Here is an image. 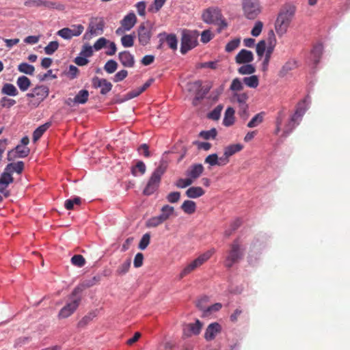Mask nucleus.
Masks as SVG:
<instances>
[{"label": "nucleus", "mask_w": 350, "mask_h": 350, "mask_svg": "<svg viewBox=\"0 0 350 350\" xmlns=\"http://www.w3.org/2000/svg\"><path fill=\"white\" fill-rule=\"evenodd\" d=\"M295 7L285 4L280 10L275 23V29L278 36H283L286 31L295 13Z\"/></svg>", "instance_id": "nucleus-1"}, {"label": "nucleus", "mask_w": 350, "mask_h": 350, "mask_svg": "<svg viewBox=\"0 0 350 350\" xmlns=\"http://www.w3.org/2000/svg\"><path fill=\"white\" fill-rule=\"evenodd\" d=\"M81 292L82 288L80 286L74 288L69 296V301L59 312L58 316L60 319L68 318L77 309L81 301Z\"/></svg>", "instance_id": "nucleus-2"}, {"label": "nucleus", "mask_w": 350, "mask_h": 350, "mask_svg": "<svg viewBox=\"0 0 350 350\" xmlns=\"http://www.w3.org/2000/svg\"><path fill=\"white\" fill-rule=\"evenodd\" d=\"M202 20L207 24H214L219 26L218 31L227 27V23L222 18L220 10L217 8H208L205 10L202 15Z\"/></svg>", "instance_id": "nucleus-3"}, {"label": "nucleus", "mask_w": 350, "mask_h": 350, "mask_svg": "<svg viewBox=\"0 0 350 350\" xmlns=\"http://www.w3.org/2000/svg\"><path fill=\"white\" fill-rule=\"evenodd\" d=\"M165 172V167L162 165H159L152 173L144 191L146 196L153 194L159 188L161 177Z\"/></svg>", "instance_id": "nucleus-4"}, {"label": "nucleus", "mask_w": 350, "mask_h": 350, "mask_svg": "<svg viewBox=\"0 0 350 350\" xmlns=\"http://www.w3.org/2000/svg\"><path fill=\"white\" fill-rule=\"evenodd\" d=\"M198 34L196 31L184 30L182 33L180 53H187L198 44Z\"/></svg>", "instance_id": "nucleus-5"}, {"label": "nucleus", "mask_w": 350, "mask_h": 350, "mask_svg": "<svg viewBox=\"0 0 350 350\" xmlns=\"http://www.w3.org/2000/svg\"><path fill=\"white\" fill-rule=\"evenodd\" d=\"M187 89L189 92L195 93V97L193 99V105H197L199 102L208 93L211 87H202V81L198 80L188 83L187 85Z\"/></svg>", "instance_id": "nucleus-6"}, {"label": "nucleus", "mask_w": 350, "mask_h": 350, "mask_svg": "<svg viewBox=\"0 0 350 350\" xmlns=\"http://www.w3.org/2000/svg\"><path fill=\"white\" fill-rule=\"evenodd\" d=\"M105 27V21L103 18H91L88 28L83 35L84 40H90L92 36H100L103 33Z\"/></svg>", "instance_id": "nucleus-7"}, {"label": "nucleus", "mask_w": 350, "mask_h": 350, "mask_svg": "<svg viewBox=\"0 0 350 350\" xmlns=\"http://www.w3.org/2000/svg\"><path fill=\"white\" fill-rule=\"evenodd\" d=\"M244 16L248 19H254L261 12L258 0H242Z\"/></svg>", "instance_id": "nucleus-8"}, {"label": "nucleus", "mask_w": 350, "mask_h": 350, "mask_svg": "<svg viewBox=\"0 0 350 350\" xmlns=\"http://www.w3.org/2000/svg\"><path fill=\"white\" fill-rule=\"evenodd\" d=\"M214 250H208L205 253L199 256L197 258L191 262L187 266H186L180 273V278H184L185 275L195 270L196 268L201 266L204 262H206L214 253Z\"/></svg>", "instance_id": "nucleus-9"}, {"label": "nucleus", "mask_w": 350, "mask_h": 350, "mask_svg": "<svg viewBox=\"0 0 350 350\" xmlns=\"http://www.w3.org/2000/svg\"><path fill=\"white\" fill-rule=\"evenodd\" d=\"M243 256V251L241 249L240 245L237 240L230 245V250L226 259V266L228 268L231 267L234 263H237Z\"/></svg>", "instance_id": "nucleus-10"}, {"label": "nucleus", "mask_w": 350, "mask_h": 350, "mask_svg": "<svg viewBox=\"0 0 350 350\" xmlns=\"http://www.w3.org/2000/svg\"><path fill=\"white\" fill-rule=\"evenodd\" d=\"M152 24L147 21L142 23L138 27L137 36L139 42L142 46L147 45L152 37Z\"/></svg>", "instance_id": "nucleus-11"}, {"label": "nucleus", "mask_w": 350, "mask_h": 350, "mask_svg": "<svg viewBox=\"0 0 350 350\" xmlns=\"http://www.w3.org/2000/svg\"><path fill=\"white\" fill-rule=\"evenodd\" d=\"M33 92L36 96V98L30 100L29 105L33 107H37L40 103L44 100L49 95V88L45 85H38L33 88Z\"/></svg>", "instance_id": "nucleus-12"}, {"label": "nucleus", "mask_w": 350, "mask_h": 350, "mask_svg": "<svg viewBox=\"0 0 350 350\" xmlns=\"http://www.w3.org/2000/svg\"><path fill=\"white\" fill-rule=\"evenodd\" d=\"M30 150L23 145H17L14 149L8 151L7 159L9 161H13L16 158H25L29 155Z\"/></svg>", "instance_id": "nucleus-13"}, {"label": "nucleus", "mask_w": 350, "mask_h": 350, "mask_svg": "<svg viewBox=\"0 0 350 350\" xmlns=\"http://www.w3.org/2000/svg\"><path fill=\"white\" fill-rule=\"evenodd\" d=\"M92 85L94 88L100 89L101 94H107L111 90L112 84L105 79L94 77L92 79Z\"/></svg>", "instance_id": "nucleus-14"}, {"label": "nucleus", "mask_w": 350, "mask_h": 350, "mask_svg": "<svg viewBox=\"0 0 350 350\" xmlns=\"http://www.w3.org/2000/svg\"><path fill=\"white\" fill-rule=\"evenodd\" d=\"M310 103V97L309 96H306L297 103L295 113L293 115L301 120L306 111L308 109Z\"/></svg>", "instance_id": "nucleus-15"}, {"label": "nucleus", "mask_w": 350, "mask_h": 350, "mask_svg": "<svg viewBox=\"0 0 350 350\" xmlns=\"http://www.w3.org/2000/svg\"><path fill=\"white\" fill-rule=\"evenodd\" d=\"M202 327V323L197 319L193 323L186 324L183 327V335L189 337L192 335H198Z\"/></svg>", "instance_id": "nucleus-16"}, {"label": "nucleus", "mask_w": 350, "mask_h": 350, "mask_svg": "<svg viewBox=\"0 0 350 350\" xmlns=\"http://www.w3.org/2000/svg\"><path fill=\"white\" fill-rule=\"evenodd\" d=\"M268 39L269 40V45L266 50L265 56L262 62V69L266 70L271 58V53L273 51L274 46L272 44V40H275V35L273 30H271L268 33Z\"/></svg>", "instance_id": "nucleus-17"}, {"label": "nucleus", "mask_w": 350, "mask_h": 350, "mask_svg": "<svg viewBox=\"0 0 350 350\" xmlns=\"http://www.w3.org/2000/svg\"><path fill=\"white\" fill-rule=\"evenodd\" d=\"M204 167L200 163L191 165L186 171L185 174L193 181L199 178L204 172Z\"/></svg>", "instance_id": "nucleus-18"}, {"label": "nucleus", "mask_w": 350, "mask_h": 350, "mask_svg": "<svg viewBox=\"0 0 350 350\" xmlns=\"http://www.w3.org/2000/svg\"><path fill=\"white\" fill-rule=\"evenodd\" d=\"M254 59V55L252 51L242 49L236 55L235 61L237 64H248Z\"/></svg>", "instance_id": "nucleus-19"}, {"label": "nucleus", "mask_w": 350, "mask_h": 350, "mask_svg": "<svg viewBox=\"0 0 350 350\" xmlns=\"http://www.w3.org/2000/svg\"><path fill=\"white\" fill-rule=\"evenodd\" d=\"M221 331V327L218 323H212L207 327L205 333L204 338L206 340H211L215 338L216 335L220 333Z\"/></svg>", "instance_id": "nucleus-20"}, {"label": "nucleus", "mask_w": 350, "mask_h": 350, "mask_svg": "<svg viewBox=\"0 0 350 350\" xmlns=\"http://www.w3.org/2000/svg\"><path fill=\"white\" fill-rule=\"evenodd\" d=\"M301 120L298 119L295 116L292 115L290 118L288 122L286 124L284 128L283 133L282 135V137L286 138L288 137L293 131L298 126Z\"/></svg>", "instance_id": "nucleus-21"}, {"label": "nucleus", "mask_w": 350, "mask_h": 350, "mask_svg": "<svg viewBox=\"0 0 350 350\" xmlns=\"http://www.w3.org/2000/svg\"><path fill=\"white\" fill-rule=\"evenodd\" d=\"M297 66V62L295 59H290L282 66L281 69L278 72V76L281 78H284L286 77L291 70L295 69Z\"/></svg>", "instance_id": "nucleus-22"}, {"label": "nucleus", "mask_w": 350, "mask_h": 350, "mask_svg": "<svg viewBox=\"0 0 350 350\" xmlns=\"http://www.w3.org/2000/svg\"><path fill=\"white\" fill-rule=\"evenodd\" d=\"M25 5L27 7L44 6L47 8H58L56 3L43 0H27L25 1Z\"/></svg>", "instance_id": "nucleus-23"}, {"label": "nucleus", "mask_w": 350, "mask_h": 350, "mask_svg": "<svg viewBox=\"0 0 350 350\" xmlns=\"http://www.w3.org/2000/svg\"><path fill=\"white\" fill-rule=\"evenodd\" d=\"M137 17L133 12L126 14L120 21L122 28L126 31H130L136 24Z\"/></svg>", "instance_id": "nucleus-24"}, {"label": "nucleus", "mask_w": 350, "mask_h": 350, "mask_svg": "<svg viewBox=\"0 0 350 350\" xmlns=\"http://www.w3.org/2000/svg\"><path fill=\"white\" fill-rule=\"evenodd\" d=\"M118 58L124 67L131 68L134 66V56L127 51L119 53Z\"/></svg>", "instance_id": "nucleus-25"}, {"label": "nucleus", "mask_w": 350, "mask_h": 350, "mask_svg": "<svg viewBox=\"0 0 350 350\" xmlns=\"http://www.w3.org/2000/svg\"><path fill=\"white\" fill-rule=\"evenodd\" d=\"M14 182V178L12 176V172L6 170L1 174L0 177V191H3L4 189H7L8 185Z\"/></svg>", "instance_id": "nucleus-26"}, {"label": "nucleus", "mask_w": 350, "mask_h": 350, "mask_svg": "<svg viewBox=\"0 0 350 350\" xmlns=\"http://www.w3.org/2000/svg\"><path fill=\"white\" fill-rule=\"evenodd\" d=\"M323 47L322 44L319 43L314 46L311 51L310 60L313 62L314 66H317L320 62L323 54Z\"/></svg>", "instance_id": "nucleus-27"}, {"label": "nucleus", "mask_w": 350, "mask_h": 350, "mask_svg": "<svg viewBox=\"0 0 350 350\" xmlns=\"http://www.w3.org/2000/svg\"><path fill=\"white\" fill-rule=\"evenodd\" d=\"M204 193V190L200 187H191L185 191V195L189 198H198Z\"/></svg>", "instance_id": "nucleus-28"}, {"label": "nucleus", "mask_w": 350, "mask_h": 350, "mask_svg": "<svg viewBox=\"0 0 350 350\" xmlns=\"http://www.w3.org/2000/svg\"><path fill=\"white\" fill-rule=\"evenodd\" d=\"M234 122V109L229 107L226 109L223 120V124L225 126H230Z\"/></svg>", "instance_id": "nucleus-29"}, {"label": "nucleus", "mask_w": 350, "mask_h": 350, "mask_svg": "<svg viewBox=\"0 0 350 350\" xmlns=\"http://www.w3.org/2000/svg\"><path fill=\"white\" fill-rule=\"evenodd\" d=\"M1 92L2 94L10 96H16L18 94L16 88L13 84L9 83L3 84Z\"/></svg>", "instance_id": "nucleus-30"}, {"label": "nucleus", "mask_w": 350, "mask_h": 350, "mask_svg": "<svg viewBox=\"0 0 350 350\" xmlns=\"http://www.w3.org/2000/svg\"><path fill=\"white\" fill-rule=\"evenodd\" d=\"M180 208L184 213L191 215L196 211V204L192 200H187L183 202Z\"/></svg>", "instance_id": "nucleus-31"}, {"label": "nucleus", "mask_w": 350, "mask_h": 350, "mask_svg": "<svg viewBox=\"0 0 350 350\" xmlns=\"http://www.w3.org/2000/svg\"><path fill=\"white\" fill-rule=\"evenodd\" d=\"M174 213V208L173 206L168 204H165L162 206L161 213L159 215L161 218L165 221L167 220Z\"/></svg>", "instance_id": "nucleus-32"}, {"label": "nucleus", "mask_w": 350, "mask_h": 350, "mask_svg": "<svg viewBox=\"0 0 350 350\" xmlns=\"http://www.w3.org/2000/svg\"><path fill=\"white\" fill-rule=\"evenodd\" d=\"M50 126L51 122H46L38 126L33 133V142L38 140L44 134V133L50 127Z\"/></svg>", "instance_id": "nucleus-33"}, {"label": "nucleus", "mask_w": 350, "mask_h": 350, "mask_svg": "<svg viewBox=\"0 0 350 350\" xmlns=\"http://www.w3.org/2000/svg\"><path fill=\"white\" fill-rule=\"evenodd\" d=\"M16 85L22 92L28 90L31 85V81L26 76H21L17 79Z\"/></svg>", "instance_id": "nucleus-34"}, {"label": "nucleus", "mask_w": 350, "mask_h": 350, "mask_svg": "<svg viewBox=\"0 0 350 350\" xmlns=\"http://www.w3.org/2000/svg\"><path fill=\"white\" fill-rule=\"evenodd\" d=\"M24 169V163L22 161H19L16 163H10L6 165V170H9L10 172H16L20 174L22 173Z\"/></svg>", "instance_id": "nucleus-35"}, {"label": "nucleus", "mask_w": 350, "mask_h": 350, "mask_svg": "<svg viewBox=\"0 0 350 350\" xmlns=\"http://www.w3.org/2000/svg\"><path fill=\"white\" fill-rule=\"evenodd\" d=\"M89 97V92L86 90H81L75 96V103L77 105L85 104L87 103Z\"/></svg>", "instance_id": "nucleus-36"}, {"label": "nucleus", "mask_w": 350, "mask_h": 350, "mask_svg": "<svg viewBox=\"0 0 350 350\" xmlns=\"http://www.w3.org/2000/svg\"><path fill=\"white\" fill-rule=\"evenodd\" d=\"M243 149V146L240 144H232L225 148L224 154L229 157L234 154L235 153L241 151Z\"/></svg>", "instance_id": "nucleus-37"}, {"label": "nucleus", "mask_w": 350, "mask_h": 350, "mask_svg": "<svg viewBox=\"0 0 350 350\" xmlns=\"http://www.w3.org/2000/svg\"><path fill=\"white\" fill-rule=\"evenodd\" d=\"M18 70L20 72L32 75H33L35 68L31 64H29L26 62H23L18 66Z\"/></svg>", "instance_id": "nucleus-38"}, {"label": "nucleus", "mask_w": 350, "mask_h": 350, "mask_svg": "<svg viewBox=\"0 0 350 350\" xmlns=\"http://www.w3.org/2000/svg\"><path fill=\"white\" fill-rule=\"evenodd\" d=\"M96 317L95 312H89L88 314L84 316L78 323L77 327L79 328H84L87 325H88L93 319Z\"/></svg>", "instance_id": "nucleus-39"}, {"label": "nucleus", "mask_w": 350, "mask_h": 350, "mask_svg": "<svg viewBox=\"0 0 350 350\" xmlns=\"http://www.w3.org/2000/svg\"><path fill=\"white\" fill-rule=\"evenodd\" d=\"M264 119V113L260 112L255 115L252 120L247 123V127L254 128L258 126L260 123L262 122Z\"/></svg>", "instance_id": "nucleus-40"}, {"label": "nucleus", "mask_w": 350, "mask_h": 350, "mask_svg": "<svg viewBox=\"0 0 350 350\" xmlns=\"http://www.w3.org/2000/svg\"><path fill=\"white\" fill-rule=\"evenodd\" d=\"M243 82L249 88H256L259 83L258 78L256 75L246 77L243 79Z\"/></svg>", "instance_id": "nucleus-41"}, {"label": "nucleus", "mask_w": 350, "mask_h": 350, "mask_svg": "<svg viewBox=\"0 0 350 350\" xmlns=\"http://www.w3.org/2000/svg\"><path fill=\"white\" fill-rule=\"evenodd\" d=\"M135 36L134 34H126L121 38V43L124 47L128 48L131 47L134 44V38Z\"/></svg>", "instance_id": "nucleus-42"}, {"label": "nucleus", "mask_w": 350, "mask_h": 350, "mask_svg": "<svg viewBox=\"0 0 350 350\" xmlns=\"http://www.w3.org/2000/svg\"><path fill=\"white\" fill-rule=\"evenodd\" d=\"M243 82L239 78H235L232 80L230 86V90L233 93L241 91L243 89Z\"/></svg>", "instance_id": "nucleus-43"}, {"label": "nucleus", "mask_w": 350, "mask_h": 350, "mask_svg": "<svg viewBox=\"0 0 350 350\" xmlns=\"http://www.w3.org/2000/svg\"><path fill=\"white\" fill-rule=\"evenodd\" d=\"M223 109L222 105H218L214 109H213L208 114V118L213 120H218L220 118L221 113Z\"/></svg>", "instance_id": "nucleus-44"}, {"label": "nucleus", "mask_w": 350, "mask_h": 350, "mask_svg": "<svg viewBox=\"0 0 350 350\" xmlns=\"http://www.w3.org/2000/svg\"><path fill=\"white\" fill-rule=\"evenodd\" d=\"M193 181L188 176L186 178H179L175 183V186L180 189L186 188L192 185Z\"/></svg>", "instance_id": "nucleus-45"}, {"label": "nucleus", "mask_w": 350, "mask_h": 350, "mask_svg": "<svg viewBox=\"0 0 350 350\" xmlns=\"http://www.w3.org/2000/svg\"><path fill=\"white\" fill-rule=\"evenodd\" d=\"M164 221L159 215L152 217L146 221V226L148 228H155L163 224Z\"/></svg>", "instance_id": "nucleus-46"}, {"label": "nucleus", "mask_w": 350, "mask_h": 350, "mask_svg": "<svg viewBox=\"0 0 350 350\" xmlns=\"http://www.w3.org/2000/svg\"><path fill=\"white\" fill-rule=\"evenodd\" d=\"M58 47L57 41H51L44 47V50L46 55H51L57 50Z\"/></svg>", "instance_id": "nucleus-47"}, {"label": "nucleus", "mask_w": 350, "mask_h": 350, "mask_svg": "<svg viewBox=\"0 0 350 350\" xmlns=\"http://www.w3.org/2000/svg\"><path fill=\"white\" fill-rule=\"evenodd\" d=\"M165 40L170 49L173 50L177 49L178 40L176 35L172 33L166 35Z\"/></svg>", "instance_id": "nucleus-48"}, {"label": "nucleus", "mask_w": 350, "mask_h": 350, "mask_svg": "<svg viewBox=\"0 0 350 350\" xmlns=\"http://www.w3.org/2000/svg\"><path fill=\"white\" fill-rule=\"evenodd\" d=\"M137 170L140 172L141 175H143L146 172V167L145 163L142 161H139L137 162L135 166L133 167L131 170L132 174L135 176H137V174L136 172Z\"/></svg>", "instance_id": "nucleus-49"}, {"label": "nucleus", "mask_w": 350, "mask_h": 350, "mask_svg": "<svg viewBox=\"0 0 350 350\" xmlns=\"http://www.w3.org/2000/svg\"><path fill=\"white\" fill-rule=\"evenodd\" d=\"M165 1L166 0H154L148 8V11L153 13L159 12Z\"/></svg>", "instance_id": "nucleus-50"}, {"label": "nucleus", "mask_w": 350, "mask_h": 350, "mask_svg": "<svg viewBox=\"0 0 350 350\" xmlns=\"http://www.w3.org/2000/svg\"><path fill=\"white\" fill-rule=\"evenodd\" d=\"M217 134L216 129L213 128L209 131H202L200 133V137L204 139H215Z\"/></svg>", "instance_id": "nucleus-51"}, {"label": "nucleus", "mask_w": 350, "mask_h": 350, "mask_svg": "<svg viewBox=\"0 0 350 350\" xmlns=\"http://www.w3.org/2000/svg\"><path fill=\"white\" fill-rule=\"evenodd\" d=\"M255 68L253 65L247 64L239 68L238 72L241 75H251L255 72Z\"/></svg>", "instance_id": "nucleus-52"}, {"label": "nucleus", "mask_w": 350, "mask_h": 350, "mask_svg": "<svg viewBox=\"0 0 350 350\" xmlns=\"http://www.w3.org/2000/svg\"><path fill=\"white\" fill-rule=\"evenodd\" d=\"M118 68V64L115 60L110 59L104 66V70L109 74L113 73Z\"/></svg>", "instance_id": "nucleus-53"}, {"label": "nucleus", "mask_w": 350, "mask_h": 350, "mask_svg": "<svg viewBox=\"0 0 350 350\" xmlns=\"http://www.w3.org/2000/svg\"><path fill=\"white\" fill-rule=\"evenodd\" d=\"M233 96L234 98H236L237 101L239 104V107L247 105L246 104V102L248 99V95L247 93L244 92V93L239 94V93L235 92V93H233Z\"/></svg>", "instance_id": "nucleus-54"}, {"label": "nucleus", "mask_w": 350, "mask_h": 350, "mask_svg": "<svg viewBox=\"0 0 350 350\" xmlns=\"http://www.w3.org/2000/svg\"><path fill=\"white\" fill-rule=\"evenodd\" d=\"M71 262L78 267H82L85 264V260L82 255L76 254L71 258Z\"/></svg>", "instance_id": "nucleus-55"}, {"label": "nucleus", "mask_w": 350, "mask_h": 350, "mask_svg": "<svg viewBox=\"0 0 350 350\" xmlns=\"http://www.w3.org/2000/svg\"><path fill=\"white\" fill-rule=\"evenodd\" d=\"M131 263V262L130 259L126 260L118 267L117 269V273L120 275L126 274L129 270Z\"/></svg>", "instance_id": "nucleus-56"}, {"label": "nucleus", "mask_w": 350, "mask_h": 350, "mask_svg": "<svg viewBox=\"0 0 350 350\" xmlns=\"http://www.w3.org/2000/svg\"><path fill=\"white\" fill-rule=\"evenodd\" d=\"M100 280V275H95L93 278H92L90 280H85L82 283V287H81L82 289L83 288H89L91 287L96 284H97Z\"/></svg>", "instance_id": "nucleus-57"}, {"label": "nucleus", "mask_w": 350, "mask_h": 350, "mask_svg": "<svg viewBox=\"0 0 350 350\" xmlns=\"http://www.w3.org/2000/svg\"><path fill=\"white\" fill-rule=\"evenodd\" d=\"M150 241V234L149 233L144 234L142 236V239H141V240L139 241L138 247L141 250H144L148 247V245H149Z\"/></svg>", "instance_id": "nucleus-58"}, {"label": "nucleus", "mask_w": 350, "mask_h": 350, "mask_svg": "<svg viewBox=\"0 0 350 350\" xmlns=\"http://www.w3.org/2000/svg\"><path fill=\"white\" fill-rule=\"evenodd\" d=\"M267 47H266V42L265 40H260L257 44H256V53H257V55L261 58L264 54H265V52L267 50Z\"/></svg>", "instance_id": "nucleus-59"}, {"label": "nucleus", "mask_w": 350, "mask_h": 350, "mask_svg": "<svg viewBox=\"0 0 350 350\" xmlns=\"http://www.w3.org/2000/svg\"><path fill=\"white\" fill-rule=\"evenodd\" d=\"M180 198V193L179 191L170 192L166 196V200L170 203H176Z\"/></svg>", "instance_id": "nucleus-60"}, {"label": "nucleus", "mask_w": 350, "mask_h": 350, "mask_svg": "<svg viewBox=\"0 0 350 350\" xmlns=\"http://www.w3.org/2000/svg\"><path fill=\"white\" fill-rule=\"evenodd\" d=\"M240 38H235L230 41L226 46V51L232 52L235 50L240 44Z\"/></svg>", "instance_id": "nucleus-61"}, {"label": "nucleus", "mask_w": 350, "mask_h": 350, "mask_svg": "<svg viewBox=\"0 0 350 350\" xmlns=\"http://www.w3.org/2000/svg\"><path fill=\"white\" fill-rule=\"evenodd\" d=\"M81 203V198L75 197L74 199H68L65 201L64 206L67 210H72L74 204H79Z\"/></svg>", "instance_id": "nucleus-62"}, {"label": "nucleus", "mask_w": 350, "mask_h": 350, "mask_svg": "<svg viewBox=\"0 0 350 350\" xmlns=\"http://www.w3.org/2000/svg\"><path fill=\"white\" fill-rule=\"evenodd\" d=\"M70 33V28L64 27L59 30L57 32V35H58L59 36L65 40H70L72 38V34Z\"/></svg>", "instance_id": "nucleus-63"}, {"label": "nucleus", "mask_w": 350, "mask_h": 350, "mask_svg": "<svg viewBox=\"0 0 350 350\" xmlns=\"http://www.w3.org/2000/svg\"><path fill=\"white\" fill-rule=\"evenodd\" d=\"M204 162L208 163L211 166L217 165L219 157L217 154H211L206 157Z\"/></svg>", "instance_id": "nucleus-64"}]
</instances>
